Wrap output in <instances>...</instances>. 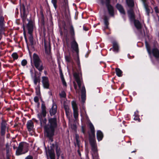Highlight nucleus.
Instances as JSON below:
<instances>
[{"label":"nucleus","instance_id":"774afa93","mask_svg":"<svg viewBox=\"0 0 159 159\" xmlns=\"http://www.w3.org/2000/svg\"><path fill=\"white\" fill-rule=\"evenodd\" d=\"M74 88L75 89H77V86L75 84H74Z\"/></svg>","mask_w":159,"mask_h":159},{"label":"nucleus","instance_id":"4c0bfd02","mask_svg":"<svg viewBox=\"0 0 159 159\" xmlns=\"http://www.w3.org/2000/svg\"><path fill=\"white\" fill-rule=\"evenodd\" d=\"M56 156L57 157V159H59L61 153V151L60 148L55 150Z\"/></svg>","mask_w":159,"mask_h":159},{"label":"nucleus","instance_id":"5fc2aeb1","mask_svg":"<svg viewBox=\"0 0 159 159\" xmlns=\"http://www.w3.org/2000/svg\"><path fill=\"white\" fill-rule=\"evenodd\" d=\"M154 9L155 10V12L156 14L159 13V9L158 7L157 6L155 7Z\"/></svg>","mask_w":159,"mask_h":159},{"label":"nucleus","instance_id":"aec40b11","mask_svg":"<svg viewBox=\"0 0 159 159\" xmlns=\"http://www.w3.org/2000/svg\"><path fill=\"white\" fill-rule=\"evenodd\" d=\"M128 16L130 20L132 21L135 20V15L133 9H131L128 11Z\"/></svg>","mask_w":159,"mask_h":159},{"label":"nucleus","instance_id":"4be33fe9","mask_svg":"<svg viewBox=\"0 0 159 159\" xmlns=\"http://www.w3.org/2000/svg\"><path fill=\"white\" fill-rule=\"evenodd\" d=\"M73 76L75 79V81H76L78 84L79 88L80 89L81 87V84L79 75L77 73H75L74 74Z\"/></svg>","mask_w":159,"mask_h":159},{"label":"nucleus","instance_id":"bb28decb","mask_svg":"<svg viewBox=\"0 0 159 159\" xmlns=\"http://www.w3.org/2000/svg\"><path fill=\"white\" fill-rule=\"evenodd\" d=\"M70 39L75 38V33L74 27L72 24L70 25Z\"/></svg>","mask_w":159,"mask_h":159},{"label":"nucleus","instance_id":"473e14b6","mask_svg":"<svg viewBox=\"0 0 159 159\" xmlns=\"http://www.w3.org/2000/svg\"><path fill=\"white\" fill-rule=\"evenodd\" d=\"M35 93L36 95L39 97L40 96L41 93L40 90V84H38L35 88Z\"/></svg>","mask_w":159,"mask_h":159},{"label":"nucleus","instance_id":"3c124183","mask_svg":"<svg viewBox=\"0 0 159 159\" xmlns=\"http://www.w3.org/2000/svg\"><path fill=\"white\" fill-rule=\"evenodd\" d=\"M69 39L66 36V45L68 47H69Z\"/></svg>","mask_w":159,"mask_h":159},{"label":"nucleus","instance_id":"2f4dec72","mask_svg":"<svg viewBox=\"0 0 159 159\" xmlns=\"http://www.w3.org/2000/svg\"><path fill=\"white\" fill-rule=\"evenodd\" d=\"M134 120H138L139 122H140V119L139 118V111H136L134 113Z\"/></svg>","mask_w":159,"mask_h":159},{"label":"nucleus","instance_id":"9b49d317","mask_svg":"<svg viewBox=\"0 0 159 159\" xmlns=\"http://www.w3.org/2000/svg\"><path fill=\"white\" fill-rule=\"evenodd\" d=\"M42 83L43 88L45 89H49L50 83L48 77L43 76L42 77Z\"/></svg>","mask_w":159,"mask_h":159},{"label":"nucleus","instance_id":"680f3d73","mask_svg":"<svg viewBox=\"0 0 159 159\" xmlns=\"http://www.w3.org/2000/svg\"><path fill=\"white\" fill-rule=\"evenodd\" d=\"M63 29L64 30H67V29L66 28V24H65L63 26Z\"/></svg>","mask_w":159,"mask_h":159},{"label":"nucleus","instance_id":"c9c22d12","mask_svg":"<svg viewBox=\"0 0 159 159\" xmlns=\"http://www.w3.org/2000/svg\"><path fill=\"white\" fill-rule=\"evenodd\" d=\"M144 7L145 9V11L147 15L148 16H150V10L148 7V6L147 4L145 3Z\"/></svg>","mask_w":159,"mask_h":159},{"label":"nucleus","instance_id":"58836bf2","mask_svg":"<svg viewBox=\"0 0 159 159\" xmlns=\"http://www.w3.org/2000/svg\"><path fill=\"white\" fill-rule=\"evenodd\" d=\"M51 3L53 4L55 10H56L57 7V0H51Z\"/></svg>","mask_w":159,"mask_h":159},{"label":"nucleus","instance_id":"f704fd0d","mask_svg":"<svg viewBox=\"0 0 159 159\" xmlns=\"http://www.w3.org/2000/svg\"><path fill=\"white\" fill-rule=\"evenodd\" d=\"M116 75L118 77H121L122 75V71L119 68H116Z\"/></svg>","mask_w":159,"mask_h":159},{"label":"nucleus","instance_id":"37998d69","mask_svg":"<svg viewBox=\"0 0 159 159\" xmlns=\"http://www.w3.org/2000/svg\"><path fill=\"white\" fill-rule=\"evenodd\" d=\"M11 56L14 60L17 59L18 58V56L16 52L13 53L11 55Z\"/></svg>","mask_w":159,"mask_h":159},{"label":"nucleus","instance_id":"69168bd1","mask_svg":"<svg viewBox=\"0 0 159 159\" xmlns=\"http://www.w3.org/2000/svg\"><path fill=\"white\" fill-rule=\"evenodd\" d=\"M83 29L85 31H87L88 30V29L86 27L84 26Z\"/></svg>","mask_w":159,"mask_h":159},{"label":"nucleus","instance_id":"2eb2a0df","mask_svg":"<svg viewBox=\"0 0 159 159\" xmlns=\"http://www.w3.org/2000/svg\"><path fill=\"white\" fill-rule=\"evenodd\" d=\"M57 106L54 102L53 103L52 106L49 110V113L51 116L55 115L57 112Z\"/></svg>","mask_w":159,"mask_h":159},{"label":"nucleus","instance_id":"7c9ffc66","mask_svg":"<svg viewBox=\"0 0 159 159\" xmlns=\"http://www.w3.org/2000/svg\"><path fill=\"white\" fill-rule=\"evenodd\" d=\"M126 3L128 6L129 7L133 8L134 7V0H126Z\"/></svg>","mask_w":159,"mask_h":159},{"label":"nucleus","instance_id":"1a4fd4ad","mask_svg":"<svg viewBox=\"0 0 159 159\" xmlns=\"http://www.w3.org/2000/svg\"><path fill=\"white\" fill-rule=\"evenodd\" d=\"M44 51L45 53L51 57V45L50 42L48 43L45 40L44 41Z\"/></svg>","mask_w":159,"mask_h":159},{"label":"nucleus","instance_id":"338daca9","mask_svg":"<svg viewBox=\"0 0 159 159\" xmlns=\"http://www.w3.org/2000/svg\"><path fill=\"white\" fill-rule=\"evenodd\" d=\"M61 155V157L62 159H64V154H62Z\"/></svg>","mask_w":159,"mask_h":159},{"label":"nucleus","instance_id":"e2e57ef3","mask_svg":"<svg viewBox=\"0 0 159 159\" xmlns=\"http://www.w3.org/2000/svg\"><path fill=\"white\" fill-rule=\"evenodd\" d=\"M77 152L78 154L79 155V156L81 157V153H80V150L79 149H78V150H77Z\"/></svg>","mask_w":159,"mask_h":159},{"label":"nucleus","instance_id":"f3484780","mask_svg":"<svg viewBox=\"0 0 159 159\" xmlns=\"http://www.w3.org/2000/svg\"><path fill=\"white\" fill-rule=\"evenodd\" d=\"M6 125V122L3 120L1 123V134L2 136H3L5 134L7 127Z\"/></svg>","mask_w":159,"mask_h":159},{"label":"nucleus","instance_id":"6e6552de","mask_svg":"<svg viewBox=\"0 0 159 159\" xmlns=\"http://www.w3.org/2000/svg\"><path fill=\"white\" fill-rule=\"evenodd\" d=\"M89 127L90 129L91 134H89V142L96 141L95 138V132L94 127L92 123L90 122L89 124Z\"/></svg>","mask_w":159,"mask_h":159},{"label":"nucleus","instance_id":"79ce46f5","mask_svg":"<svg viewBox=\"0 0 159 159\" xmlns=\"http://www.w3.org/2000/svg\"><path fill=\"white\" fill-rule=\"evenodd\" d=\"M93 159H99V156L97 152H93L92 154Z\"/></svg>","mask_w":159,"mask_h":159},{"label":"nucleus","instance_id":"412c9836","mask_svg":"<svg viewBox=\"0 0 159 159\" xmlns=\"http://www.w3.org/2000/svg\"><path fill=\"white\" fill-rule=\"evenodd\" d=\"M34 125L33 121L30 120H28L26 124V127L29 131H31L34 128Z\"/></svg>","mask_w":159,"mask_h":159},{"label":"nucleus","instance_id":"a19ab883","mask_svg":"<svg viewBox=\"0 0 159 159\" xmlns=\"http://www.w3.org/2000/svg\"><path fill=\"white\" fill-rule=\"evenodd\" d=\"M59 71L60 77L61 79H64V75L62 73V70H61V67L60 66H59Z\"/></svg>","mask_w":159,"mask_h":159},{"label":"nucleus","instance_id":"0e129e2a","mask_svg":"<svg viewBox=\"0 0 159 159\" xmlns=\"http://www.w3.org/2000/svg\"><path fill=\"white\" fill-rule=\"evenodd\" d=\"M6 159H11L10 156L9 155H6Z\"/></svg>","mask_w":159,"mask_h":159},{"label":"nucleus","instance_id":"f8f14e48","mask_svg":"<svg viewBox=\"0 0 159 159\" xmlns=\"http://www.w3.org/2000/svg\"><path fill=\"white\" fill-rule=\"evenodd\" d=\"M20 10L21 16V18L23 20H25L27 17V13L26 12L24 4H20Z\"/></svg>","mask_w":159,"mask_h":159},{"label":"nucleus","instance_id":"c03bdc74","mask_svg":"<svg viewBox=\"0 0 159 159\" xmlns=\"http://www.w3.org/2000/svg\"><path fill=\"white\" fill-rule=\"evenodd\" d=\"M59 95L61 98H65L66 97V93L64 91H62Z\"/></svg>","mask_w":159,"mask_h":159},{"label":"nucleus","instance_id":"7ed1b4c3","mask_svg":"<svg viewBox=\"0 0 159 159\" xmlns=\"http://www.w3.org/2000/svg\"><path fill=\"white\" fill-rule=\"evenodd\" d=\"M46 109L45 104L43 101H42L41 106V112L37 115V117L40 121L41 125H42L43 123L46 124L47 121V119L45 118L47 113Z\"/></svg>","mask_w":159,"mask_h":159},{"label":"nucleus","instance_id":"f257e3e1","mask_svg":"<svg viewBox=\"0 0 159 159\" xmlns=\"http://www.w3.org/2000/svg\"><path fill=\"white\" fill-rule=\"evenodd\" d=\"M145 45L151 61L154 64V61L152 59V57L151 55L152 54L153 56L157 59L159 58V50L157 48L155 47L153 48L151 50L150 46L146 40L145 41Z\"/></svg>","mask_w":159,"mask_h":159},{"label":"nucleus","instance_id":"052dcab7","mask_svg":"<svg viewBox=\"0 0 159 159\" xmlns=\"http://www.w3.org/2000/svg\"><path fill=\"white\" fill-rule=\"evenodd\" d=\"M124 83H123L121 84V86H120V88H119V89H122V88H123L124 87Z\"/></svg>","mask_w":159,"mask_h":159},{"label":"nucleus","instance_id":"13d9d810","mask_svg":"<svg viewBox=\"0 0 159 159\" xmlns=\"http://www.w3.org/2000/svg\"><path fill=\"white\" fill-rule=\"evenodd\" d=\"M55 143H52L51 144V145L50 146V148L51 149L52 148V149H54V148H55Z\"/></svg>","mask_w":159,"mask_h":159},{"label":"nucleus","instance_id":"393cba45","mask_svg":"<svg viewBox=\"0 0 159 159\" xmlns=\"http://www.w3.org/2000/svg\"><path fill=\"white\" fill-rule=\"evenodd\" d=\"M89 142L90 144L91 147L92 151L93 152H98V150L96 146V141H93Z\"/></svg>","mask_w":159,"mask_h":159},{"label":"nucleus","instance_id":"4d7b16f0","mask_svg":"<svg viewBox=\"0 0 159 159\" xmlns=\"http://www.w3.org/2000/svg\"><path fill=\"white\" fill-rule=\"evenodd\" d=\"M25 159H33V157L30 155L27 156L25 158Z\"/></svg>","mask_w":159,"mask_h":159},{"label":"nucleus","instance_id":"4468645a","mask_svg":"<svg viewBox=\"0 0 159 159\" xmlns=\"http://www.w3.org/2000/svg\"><path fill=\"white\" fill-rule=\"evenodd\" d=\"M29 22L26 25V28L28 31V33L29 34H32L34 29L33 22L32 20H29Z\"/></svg>","mask_w":159,"mask_h":159},{"label":"nucleus","instance_id":"e433bc0d","mask_svg":"<svg viewBox=\"0 0 159 159\" xmlns=\"http://www.w3.org/2000/svg\"><path fill=\"white\" fill-rule=\"evenodd\" d=\"M65 59L66 62L68 63H70L72 61H72L71 57H70V55H65Z\"/></svg>","mask_w":159,"mask_h":159},{"label":"nucleus","instance_id":"09e8293b","mask_svg":"<svg viewBox=\"0 0 159 159\" xmlns=\"http://www.w3.org/2000/svg\"><path fill=\"white\" fill-rule=\"evenodd\" d=\"M85 126H81V131L84 134H86Z\"/></svg>","mask_w":159,"mask_h":159},{"label":"nucleus","instance_id":"a878e982","mask_svg":"<svg viewBox=\"0 0 159 159\" xmlns=\"http://www.w3.org/2000/svg\"><path fill=\"white\" fill-rule=\"evenodd\" d=\"M133 21L134 25L136 28L138 29H140L142 28V25L138 20L135 19Z\"/></svg>","mask_w":159,"mask_h":159},{"label":"nucleus","instance_id":"ea45409f","mask_svg":"<svg viewBox=\"0 0 159 159\" xmlns=\"http://www.w3.org/2000/svg\"><path fill=\"white\" fill-rule=\"evenodd\" d=\"M23 30L24 36V38L25 39V41L27 44V45L28 43V39H27V36H26V35L25 31V27L24 25L23 26Z\"/></svg>","mask_w":159,"mask_h":159},{"label":"nucleus","instance_id":"864d4df0","mask_svg":"<svg viewBox=\"0 0 159 159\" xmlns=\"http://www.w3.org/2000/svg\"><path fill=\"white\" fill-rule=\"evenodd\" d=\"M34 102L36 103L38 102L39 101V98L37 96H35L34 98Z\"/></svg>","mask_w":159,"mask_h":159},{"label":"nucleus","instance_id":"6ab92c4d","mask_svg":"<svg viewBox=\"0 0 159 159\" xmlns=\"http://www.w3.org/2000/svg\"><path fill=\"white\" fill-rule=\"evenodd\" d=\"M116 7L121 14L123 15H125V11L123 7L121 4L119 3H117L116 5Z\"/></svg>","mask_w":159,"mask_h":159},{"label":"nucleus","instance_id":"c756f323","mask_svg":"<svg viewBox=\"0 0 159 159\" xmlns=\"http://www.w3.org/2000/svg\"><path fill=\"white\" fill-rule=\"evenodd\" d=\"M29 39L30 43V45L32 47H34V39L32 34H29Z\"/></svg>","mask_w":159,"mask_h":159},{"label":"nucleus","instance_id":"c85d7f7f","mask_svg":"<svg viewBox=\"0 0 159 159\" xmlns=\"http://www.w3.org/2000/svg\"><path fill=\"white\" fill-rule=\"evenodd\" d=\"M40 75L38 76H37L36 75H34V85H36L38 83H39V84L40 82Z\"/></svg>","mask_w":159,"mask_h":159},{"label":"nucleus","instance_id":"9d476101","mask_svg":"<svg viewBox=\"0 0 159 159\" xmlns=\"http://www.w3.org/2000/svg\"><path fill=\"white\" fill-rule=\"evenodd\" d=\"M72 107L73 111V115L74 118L77 120L78 117V108L75 101H73L71 102Z\"/></svg>","mask_w":159,"mask_h":159},{"label":"nucleus","instance_id":"0eeeda50","mask_svg":"<svg viewBox=\"0 0 159 159\" xmlns=\"http://www.w3.org/2000/svg\"><path fill=\"white\" fill-rule=\"evenodd\" d=\"M70 48L73 52H76L77 55L79 54V48L78 43L76 42L75 38L71 39Z\"/></svg>","mask_w":159,"mask_h":159},{"label":"nucleus","instance_id":"a18cd8bd","mask_svg":"<svg viewBox=\"0 0 159 159\" xmlns=\"http://www.w3.org/2000/svg\"><path fill=\"white\" fill-rule=\"evenodd\" d=\"M75 60L76 61L78 67H79L80 66V58L79 56V54H78V55H77V58L76 59H75Z\"/></svg>","mask_w":159,"mask_h":159},{"label":"nucleus","instance_id":"39448f33","mask_svg":"<svg viewBox=\"0 0 159 159\" xmlns=\"http://www.w3.org/2000/svg\"><path fill=\"white\" fill-rule=\"evenodd\" d=\"M102 5H105L108 13L109 16L112 17L115 16V9L111 4V0H99Z\"/></svg>","mask_w":159,"mask_h":159},{"label":"nucleus","instance_id":"f03ea898","mask_svg":"<svg viewBox=\"0 0 159 159\" xmlns=\"http://www.w3.org/2000/svg\"><path fill=\"white\" fill-rule=\"evenodd\" d=\"M57 127V118L56 116L48 119V123L44 127V130L45 131H55Z\"/></svg>","mask_w":159,"mask_h":159},{"label":"nucleus","instance_id":"cd10ccee","mask_svg":"<svg viewBox=\"0 0 159 159\" xmlns=\"http://www.w3.org/2000/svg\"><path fill=\"white\" fill-rule=\"evenodd\" d=\"M113 51L118 52L119 50V46L118 43L116 41H113L112 42Z\"/></svg>","mask_w":159,"mask_h":159},{"label":"nucleus","instance_id":"bf43d9fd","mask_svg":"<svg viewBox=\"0 0 159 159\" xmlns=\"http://www.w3.org/2000/svg\"><path fill=\"white\" fill-rule=\"evenodd\" d=\"M59 32L60 33V36H63V32L62 31V30L61 29H60L59 31Z\"/></svg>","mask_w":159,"mask_h":159},{"label":"nucleus","instance_id":"ddd939ff","mask_svg":"<svg viewBox=\"0 0 159 159\" xmlns=\"http://www.w3.org/2000/svg\"><path fill=\"white\" fill-rule=\"evenodd\" d=\"M46 154L47 156L48 157H49L50 159H55L56 156L54 149L48 148L46 151Z\"/></svg>","mask_w":159,"mask_h":159},{"label":"nucleus","instance_id":"de8ad7c7","mask_svg":"<svg viewBox=\"0 0 159 159\" xmlns=\"http://www.w3.org/2000/svg\"><path fill=\"white\" fill-rule=\"evenodd\" d=\"M27 63V61L25 59L23 60L21 62V65L23 66H25Z\"/></svg>","mask_w":159,"mask_h":159},{"label":"nucleus","instance_id":"8fccbe9b","mask_svg":"<svg viewBox=\"0 0 159 159\" xmlns=\"http://www.w3.org/2000/svg\"><path fill=\"white\" fill-rule=\"evenodd\" d=\"M64 108L65 110V112H67V111H69V107L68 106L66 105H64Z\"/></svg>","mask_w":159,"mask_h":159},{"label":"nucleus","instance_id":"49530a36","mask_svg":"<svg viewBox=\"0 0 159 159\" xmlns=\"http://www.w3.org/2000/svg\"><path fill=\"white\" fill-rule=\"evenodd\" d=\"M75 139L77 146L78 147H79L80 146V141L79 140V136H77V135H76Z\"/></svg>","mask_w":159,"mask_h":159},{"label":"nucleus","instance_id":"a211bd4d","mask_svg":"<svg viewBox=\"0 0 159 159\" xmlns=\"http://www.w3.org/2000/svg\"><path fill=\"white\" fill-rule=\"evenodd\" d=\"M81 98L82 102L84 103L85 102L86 99V89L84 85L82 87Z\"/></svg>","mask_w":159,"mask_h":159},{"label":"nucleus","instance_id":"b1692460","mask_svg":"<svg viewBox=\"0 0 159 159\" xmlns=\"http://www.w3.org/2000/svg\"><path fill=\"white\" fill-rule=\"evenodd\" d=\"M97 137L98 141H101L103 137V134L100 130H98L97 132Z\"/></svg>","mask_w":159,"mask_h":159},{"label":"nucleus","instance_id":"603ef678","mask_svg":"<svg viewBox=\"0 0 159 159\" xmlns=\"http://www.w3.org/2000/svg\"><path fill=\"white\" fill-rule=\"evenodd\" d=\"M55 150L57 149H58L59 148H60V147L59 146V143L57 142H55Z\"/></svg>","mask_w":159,"mask_h":159},{"label":"nucleus","instance_id":"20e7f679","mask_svg":"<svg viewBox=\"0 0 159 159\" xmlns=\"http://www.w3.org/2000/svg\"><path fill=\"white\" fill-rule=\"evenodd\" d=\"M33 61L35 67L40 72H42L44 69L42 61L39 56L35 53L33 55Z\"/></svg>","mask_w":159,"mask_h":159},{"label":"nucleus","instance_id":"72a5a7b5","mask_svg":"<svg viewBox=\"0 0 159 159\" xmlns=\"http://www.w3.org/2000/svg\"><path fill=\"white\" fill-rule=\"evenodd\" d=\"M4 22V17L3 16H0V27L1 29L3 28Z\"/></svg>","mask_w":159,"mask_h":159},{"label":"nucleus","instance_id":"dca6fc26","mask_svg":"<svg viewBox=\"0 0 159 159\" xmlns=\"http://www.w3.org/2000/svg\"><path fill=\"white\" fill-rule=\"evenodd\" d=\"M55 131H44V134L50 140L51 142L53 141V136L54 135Z\"/></svg>","mask_w":159,"mask_h":159},{"label":"nucleus","instance_id":"423d86ee","mask_svg":"<svg viewBox=\"0 0 159 159\" xmlns=\"http://www.w3.org/2000/svg\"><path fill=\"white\" fill-rule=\"evenodd\" d=\"M28 147L26 143L20 142L16 151V155L19 156L27 152L29 150Z\"/></svg>","mask_w":159,"mask_h":159},{"label":"nucleus","instance_id":"6e6d98bb","mask_svg":"<svg viewBox=\"0 0 159 159\" xmlns=\"http://www.w3.org/2000/svg\"><path fill=\"white\" fill-rule=\"evenodd\" d=\"M61 80L63 85L66 86H67V84L65 79H61Z\"/></svg>","mask_w":159,"mask_h":159},{"label":"nucleus","instance_id":"5701e85b","mask_svg":"<svg viewBox=\"0 0 159 159\" xmlns=\"http://www.w3.org/2000/svg\"><path fill=\"white\" fill-rule=\"evenodd\" d=\"M103 21L105 25L104 28L105 29H109L108 25H109V22L108 21V17L106 15L103 16Z\"/></svg>","mask_w":159,"mask_h":159}]
</instances>
